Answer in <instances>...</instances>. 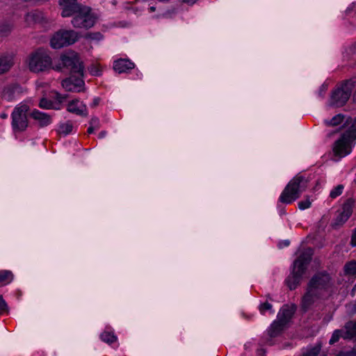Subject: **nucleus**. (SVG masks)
I'll use <instances>...</instances> for the list:
<instances>
[{
  "mask_svg": "<svg viewBox=\"0 0 356 356\" xmlns=\"http://www.w3.org/2000/svg\"><path fill=\"white\" fill-rule=\"evenodd\" d=\"M8 312V307L4 299L0 296V314H6Z\"/></svg>",
  "mask_w": 356,
  "mask_h": 356,
  "instance_id": "nucleus-36",
  "label": "nucleus"
},
{
  "mask_svg": "<svg viewBox=\"0 0 356 356\" xmlns=\"http://www.w3.org/2000/svg\"><path fill=\"white\" fill-rule=\"evenodd\" d=\"M135 65L134 63L128 59H119L114 62L113 69L118 73H124L128 70L134 68Z\"/></svg>",
  "mask_w": 356,
  "mask_h": 356,
  "instance_id": "nucleus-17",
  "label": "nucleus"
},
{
  "mask_svg": "<svg viewBox=\"0 0 356 356\" xmlns=\"http://www.w3.org/2000/svg\"><path fill=\"white\" fill-rule=\"evenodd\" d=\"M330 280L329 275L326 273H318L312 278L302 300L304 311L309 309L319 298L321 292L327 286Z\"/></svg>",
  "mask_w": 356,
  "mask_h": 356,
  "instance_id": "nucleus-1",
  "label": "nucleus"
},
{
  "mask_svg": "<svg viewBox=\"0 0 356 356\" xmlns=\"http://www.w3.org/2000/svg\"><path fill=\"white\" fill-rule=\"evenodd\" d=\"M345 116L341 114H338L334 116L330 120H325V123L327 126H338L344 120Z\"/></svg>",
  "mask_w": 356,
  "mask_h": 356,
  "instance_id": "nucleus-25",
  "label": "nucleus"
},
{
  "mask_svg": "<svg viewBox=\"0 0 356 356\" xmlns=\"http://www.w3.org/2000/svg\"><path fill=\"white\" fill-rule=\"evenodd\" d=\"M312 250L307 249L294 261L291 273L286 280V283L291 290L295 289L300 284L312 260Z\"/></svg>",
  "mask_w": 356,
  "mask_h": 356,
  "instance_id": "nucleus-2",
  "label": "nucleus"
},
{
  "mask_svg": "<svg viewBox=\"0 0 356 356\" xmlns=\"http://www.w3.org/2000/svg\"><path fill=\"white\" fill-rule=\"evenodd\" d=\"M13 65V60L11 56L0 58V74L8 71Z\"/></svg>",
  "mask_w": 356,
  "mask_h": 356,
  "instance_id": "nucleus-22",
  "label": "nucleus"
},
{
  "mask_svg": "<svg viewBox=\"0 0 356 356\" xmlns=\"http://www.w3.org/2000/svg\"><path fill=\"white\" fill-rule=\"evenodd\" d=\"M95 129H97L95 127H94L92 126H90L88 129V133L92 134Z\"/></svg>",
  "mask_w": 356,
  "mask_h": 356,
  "instance_id": "nucleus-43",
  "label": "nucleus"
},
{
  "mask_svg": "<svg viewBox=\"0 0 356 356\" xmlns=\"http://www.w3.org/2000/svg\"><path fill=\"white\" fill-rule=\"evenodd\" d=\"M106 134V131H102L99 134V138H103L104 137H105Z\"/></svg>",
  "mask_w": 356,
  "mask_h": 356,
  "instance_id": "nucleus-45",
  "label": "nucleus"
},
{
  "mask_svg": "<svg viewBox=\"0 0 356 356\" xmlns=\"http://www.w3.org/2000/svg\"><path fill=\"white\" fill-rule=\"evenodd\" d=\"M356 312V305H355L354 312Z\"/></svg>",
  "mask_w": 356,
  "mask_h": 356,
  "instance_id": "nucleus-55",
  "label": "nucleus"
},
{
  "mask_svg": "<svg viewBox=\"0 0 356 356\" xmlns=\"http://www.w3.org/2000/svg\"><path fill=\"white\" fill-rule=\"evenodd\" d=\"M1 117H2L3 118H6V115H1Z\"/></svg>",
  "mask_w": 356,
  "mask_h": 356,
  "instance_id": "nucleus-54",
  "label": "nucleus"
},
{
  "mask_svg": "<svg viewBox=\"0 0 356 356\" xmlns=\"http://www.w3.org/2000/svg\"><path fill=\"white\" fill-rule=\"evenodd\" d=\"M31 116L41 127H47L51 123V116L46 113L34 110L31 112Z\"/></svg>",
  "mask_w": 356,
  "mask_h": 356,
  "instance_id": "nucleus-16",
  "label": "nucleus"
},
{
  "mask_svg": "<svg viewBox=\"0 0 356 356\" xmlns=\"http://www.w3.org/2000/svg\"><path fill=\"white\" fill-rule=\"evenodd\" d=\"M350 54L351 59L356 61V44H352L348 48V52Z\"/></svg>",
  "mask_w": 356,
  "mask_h": 356,
  "instance_id": "nucleus-37",
  "label": "nucleus"
},
{
  "mask_svg": "<svg viewBox=\"0 0 356 356\" xmlns=\"http://www.w3.org/2000/svg\"><path fill=\"white\" fill-rule=\"evenodd\" d=\"M82 76H71L62 81V86L67 91L79 92L83 90L85 83L81 79Z\"/></svg>",
  "mask_w": 356,
  "mask_h": 356,
  "instance_id": "nucleus-13",
  "label": "nucleus"
},
{
  "mask_svg": "<svg viewBox=\"0 0 356 356\" xmlns=\"http://www.w3.org/2000/svg\"><path fill=\"white\" fill-rule=\"evenodd\" d=\"M79 38L77 32L72 30H60L55 33L50 40L53 49H60L75 43Z\"/></svg>",
  "mask_w": 356,
  "mask_h": 356,
  "instance_id": "nucleus-8",
  "label": "nucleus"
},
{
  "mask_svg": "<svg viewBox=\"0 0 356 356\" xmlns=\"http://www.w3.org/2000/svg\"><path fill=\"white\" fill-rule=\"evenodd\" d=\"M327 90V85L326 84H323L321 86V88H320V89L318 90V95H319V97H323Z\"/></svg>",
  "mask_w": 356,
  "mask_h": 356,
  "instance_id": "nucleus-38",
  "label": "nucleus"
},
{
  "mask_svg": "<svg viewBox=\"0 0 356 356\" xmlns=\"http://www.w3.org/2000/svg\"><path fill=\"white\" fill-rule=\"evenodd\" d=\"M84 38L90 41L99 42L103 39V35L99 32L88 33L84 35Z\"/></svg>",
  "mask_w": 356,
  "mask_h": 356,
  "instance_id": "nucleus-28",
  "label": "nucleus"
},
{
  "mask_svg": "<svg viewBox=\"0 0 356 356\" xmlns=\"http://www.w3.org/2000/svg\"><path fill=\"white\" fill-rule=\"evenodd\" d=\"M355 201L353 199H348L342 206L341 210L339 211L334 225V226H340L343 225L350 218L353 213Z\"/></svg>",
  "mask_w": 356,
  "mask_h": 356,
  "instance_id": "nucleus-12",
  "label": "nucleus"
},
{
  "mask_svg": "<svg viewBox=\"0 0 356 356\" xmlns=\"http://www.w3.org/2000/svg\"><path fill=\"white\" fill-rule=\"evenodd\" d=\"M27 64L31 72L39 73L53 69L52 60L48 51L39 48L28 57Z\"/></svg>",
  "mask_w": 356,
  "mask_h": 356,
  "instance_id": "nucleus-4",
  "label": "nucleus"
},
{
  "mask_svg": "<svg viewBox=\"0 0 356 356\" xmlns=\"http://www.w3.org/2000/svg\"><path fill=\"white\" fill-rule=\"evenodd\" d=\"M90 72H91V73H92V74L96 75V76H97V75H99V74L98 72H94V71H92V70H91V71H90Z\"/></svg>",
  "mask_w": 356,
  "mask_h": 356,
  "instance_id": "nucleus-52",
  "label": "nucleus"
},
{
  "mask_svg": "<svg viewBox=\"0 0 356 356\" xmlns=\"http://www.w3.org/2000/svg\"><path fill=\"white\" fill-rule=\"evenodd\" d=\"M344 272L346 275H356V261H351L344 266Z\"/></svg>",
  "mask_w": 356,
  "mask_h": 356,
  "instance_id": "nucleus-26",
  "label": "nucleus"
},
{
  "mask_svg": "<svg viewBox=\"0 0 356 356\" xmlns=\"http://www.w3.org/2000/svg\"><path fill=\"white\" fill-rule=\"evenodd\" d=\"M11 89L10 88H6L3 91V97L6 99L8 101L12 100V97L10 96Z\"/></svg>",
  "mask_w": 356,
  "mask_h": 356,
  "instance_id": "nucleus-39",
  "label": "nucleus"
},
{
  "mask_svg": "<svg viewBox=\"0 0 356 356\" xmlns=\"http://www.w3.org/2000/svg\"><path fill=\"white\" fill-rule=\"evenodd\" d=\"M258 354L260 355H263L264 354V351L262 349L258 350Z\"/></svg>",
  "mask_w": 356,
  "mask_h": 356,
  "instance_id": "nucleus-49",
  "label": "nucleus"
},
{
  "mask_svg": "<svg viewBox=\"0 0 356 356\" xmlns=\"http://www.w3.org/2000/svg\"><path fill=\"white\" fill-rule=\"evenodd\" d=\"M354 353L353 352H349L346 353L340 354L338 356H353Z\"/></svg>",
  "mask_w": 356,
  "mask_h": 356,
  "instance_id": "nucleus-44",
  "label": "nucleus"
},
{
  "mask_svg": "<svg viewBox=\"0 0 356 356\" xmlns=\"http://www.w3.org/2000/svg\"><path fill=\"white\" fill-rule=\"evenodd\" d=\"M11 30V26H6V32H9Z\"/></svg>",
  "mask_w": 356,
  "mask_h": 356,
  "instance_id": "nucleus-51",
  "label": "nucleus"
},
{
  "mask_svg": "<svg viewBox=\"0 0 356 356\" xmlns=\"http://www.w3.org/2000/svg\"><path fill=\"white\" fill-rule=\"evenodd\" d=\"M354 87V81L348 80L344 82L340 87L337 88L332 92L330 105L334 106H341L345 104L349 99Z\"/></svg>",
  "mask_w": 356,
  "mask_h": 356,
  "instance_id": "nucleus-9",
  "label": "nucleus"
},
{
  "mask_svg": "<svg viewBox=\"0 0 356 356\" xmlns=\"http://www.w3.org/2000/svg\"><path fill=\"white\" fill-rule=\"evenodd\" d=\"M298 208L300 210H305L309 209L312 205V201L309 197L305 198L303 200H301L298 204Z\"/></svg>",
  "mask_w": 356,
  "mask_h": 356,
  "instance_id": "nucleus-33",
  "label": "nucleus"
},
{
  "mask_svg": "<svg viewBox=\"0 0 356 356\" xmlns=\"http://www.w3.org/2000/svg\"><path fill=\"white\" fill-rule=\"evenodd\" d=\"M64 67L69 70L72 74L83 76V63L76 52L69 51L60 55V63L56 64L53 69L56 71H61Z\"/></svg>",
  "mask_w": 356,
  "mask_h": 356,
  "instance_id": "nucleus-5",
  "label": "nucleus"
},
{
  "mask_svg": "<svg viewBox=\"0 0 356 356\" xmlns=\"http://www.w3.org/2000/svg\"><path fill=\"white\" fill-rule=\"evenodd\" d=\"M307 183V179L303 176H295L282 192L279 201L286 204L292 203L306 190Z\"/></svg>",
  "mask_w": 356,
  "mask_h": 356,
  "instance_id": "nucleus-3",
  "label": "nucleus"
},
{
  "mask_svg": "<svg viewBox=\"0 0 356 356\" xmlns=\"http://www.w3.org/2000/svg\"><path fill=\"white\" fill-rule=\"evenodd\" d=\"M353 101H354L355 102H356V90H355V93H354V95H353Z\"/></svg>",
  "mask_w": 356,
  "mask_h": 356,
  "instance_id": "nucleus-53",
  "label": "nucleus"
},
{
  "mask_svg": "<svg viewBox=\"0 0 356 356\" xmlns=\"http://www.w3.org/2000/svg\"><path fill=\"white\" fill-rule=\"evenodd\" d=\"M53 103L45 98H42L39 104V106L42 108L49 109L52 108Z\"/></svg>",
  "mask_w": 356,
  "mask_h": 356,
  "instance_id": "nucleus-35",
  "label": "nucleus"
},
{
  "mask_svg": "<svg viewBox=\"0 0 356 356\" xmlns=\"http://www.w3.org/2000/svg\"><path fill=\"white\" fill-rule=\"evenodd\" d=\"M272 305L266 302L259 305V311L262 314H264L266 311H269L271 314L274 313L272 310Z\"/></svg>",
  "mask_w": 356,
  "mask_h": 356,
  "instance_id": "nucleus-34",
  "label": "nucleus"
},
{
  "mask_svg": "<svg viewBox=\"0 0 356 356\" xmlns=\"http://www.w3.org/2000/svg\"><path fill=\"white\" fill-rule=\"evenodd\" d=\"M183 1L184 2H186L188 3H191V4L194 3L196 1V0H183Z\"/></svg>",
  "mask_w": 356,
  "mask_h": 356,
  "instance_id": "nucleus-46",
  "label": "nucleus"
},
{
  "mask_svg": "<svg viewBox=\"0 0 356 356\" xmlns=\"http://www.w3.org/2000/svg\"><path fill=\"white\" fill-rule=\"evenodd\" d=\"M343 334H344V330H336L333 332V334L330 339V343L334 344V343L337 342L340 337L343 338Z\"/></svg>",
  "mask_w": 356,
  "mask_h": 356,
  "instance_id": "nucleus-30",
  "label": "nucleus"
},
{
  "mask_svg": "<svg viewBox=\"0 0 356 356\" xmlns=\"http://www.w3.org/2000/svg\"><path fill=\"white\" fill-rule=\"evenodd\" d=\"M13 274L10 270H0V285H6L13 280Z\"/></svg>",
  "mask_w": 356,
  "mask_h": 356,
  "instance_id": "nucleus-23",
  "label": "nucleus"
},
{
  "mask_svg": "<svg viewBox=\"0 0 356 356\" xmlns=\"http://www.w3.org/2000/svg\"><path fill=\"white\" fill-rule=\"evenodd\" d=\"M346 16L356 19V1L350 3L345 11Z\"/></svg>",
  "mask_w": 356,
  "mask_h": 356,
  "instance_id": "nucleus-29",
  "label": "nucleus"
},
{
  "mask_svg": "<svg viewBox=\"0 0 356 356\" xmlns=\"http://www.w3.org/2000/svg\"><path fill=\"white\" fill-rule=\"evenodd\" d=\"M343 190V185H338L334 188L332 189L330 193V197L332 199L336 198L337 197L339 196Z\"/></svg>",
  "mask_w": 356,
  "mask_h": 356,
  "instance_id": "nucleus-32",
  "label": "nucleus"
},
{
  "mask_svg": "<svg viewBox=\"0 0 356 356\" xmlns=\"http://www.w3.org/2000/svg\"><path fill=\"white\" fill-rule=\"evenodd\" d=\"M347 131L351 134H354V136L356 137V118L355 119L352 126Z\"/></svg>",
  "mask_w": 356,
  "mask_h": 356,
  "instance_id": "nucleus-41",
  "label": "nucleus"
},
{
  "mask_svg": "<svg viewBox=\"0 0 356 356\" xmlns=\"http://www.w3.org/2000/svg\"><path fill=\"white\" fill-rule=\"evenodd\" d=\"M101 339L109 344L113 343L117 341V337L113 332H104L100 335Z\"/></svg>",
  "mask_w": 356,
  "mask_h": 356,
  "instance_id": "nucleus-24",
  "label": "nucleus"
},
{
  "mask_svg": "<svg viewBox=\"0 0 356 356\" xmlns=\"http://www.w3.org/2000/svg\"><path fill=\"white\" fill-rule=\"evenodd\" d=\"M356 137L354 134L346 131L334 143L332 150L334 155L339 159L348 155L354 145Z\"/></svg>",
  "mask_w": 356,
  "mask_h": 356,
  "instance_id": "nucleus-7",
  "label": "nucleus"
},
{
  "mask_svg": "<svg viewBox=\"0 0 356 356\" xmlns=\"http://www.w3.org/2000/svg\"><path fill=\"white\" fill-rule=\"evenodd\" d=\"M321 350V346H316L314 347H312L308 350H307L302 356H317Z\"/></svg>",
  "mask_w": 356,
  "mask_h": 356,
  "instance_id": "nucleus-31",
  "label": "nucleus"
},
{
  "mask_svg": "<svg viewBox=\"0 0 356 356\" xmlns=\"http://www.w3.org/2000/svg\"><path fill=\"white\" fill-rule=\"evenodd\" d=\"M350 243L353 247H356V229L355 230V232H353V234L352 235V238H351Z\"/></svg>",
  "mask_w": 356,
  "mask_h": 356,
  "instance_id": "nucleus-42",
  "label": "nucleus"
},
{
  "mask_svg": "<svg viewBox=\"0 0 356 356\" xmlns=\"http://www.w3.org/2000/svg\"><path fill=\"white\" fill-rule=\"evenodd\" d=\"M67 110L70 113L79 115H87L86 106L79 99H74L69 102L67 104Z\"/></svg>",
  "mask_w": 356,
  "mask_h": 356,
  "instance_id": "nucleus-15",
  "label": "nucleus"
},
{
  "mask_svg": "<svg viewBox=\"0 0 356 356\" xmlns=\"http://www.w3.org/2000/svg\"><path fill=\"white\" fill-rule=\"evenodd\" d=\"M283 243L284 246H288L289 245V241L288 240L284 241Z\"/></svg>",
  "mask_w": 356,
  "mask_h": 356,
  "instance_id": "nucleus-50",
  "label": "nucleus"
},
{
  "mask_svg": "<svg viewBox=\"0 0 356 356\" xmlns=\"http://www.w3.org/2000/svg\"><path fill=\"white\" fill-rule=\"evenodd\" d=\"M95 21L96 18L91 13L90 8L81 6L72 19V24L75 28L89 29L94 26Z\"/></svg>",
  "mask_w": 356,
  "mask_h": 356,
  "instance_id": "nucleus-10",
  "label": "nucleus"
},
{
  "mask_svg": "<svg viewBox=\"0 0 356 356\" xmlns=\"http://www.w3.org/2000/svg\"><path fill=\"white\" fill-rule=\"evenodd\" d=\"M99 122L98 118H93L91 119L90 122V126H92V127H95L96 129H98L99 127Z\"/></svg>",
  "mask_w": 356,
  "mask_h": 356,
  "instance_id": "nucleus-40",
  "label": "nucleus"
},
{
  "mask_svg": "<svg viewBox=\"0 0 356 356\" xmlns=\"http://www.w3.org/2000/svg\"><path fill=\"white\" fill-rule=\"evenodd\" d=\"M149 11H150L151 13H152V12H154V11H155L156 8H155L154 6H151V7H149Z\"/></svg>",
  "mask_w": 356,
  "mask_h": 356,
  "instance_id": "nucleus-48",
  "label": "nucleus"
},
{
  "mask_svg": "<svg viewBox=\"0 0 356 356\" xmlns=\"http://www.w3.org/2000/svg\"><path fill=\"white\" fill-rule=\"evenodd\" d=\"M29 106L22 102L17 105L11 115L12 127L15 132L24 131L28 127L27 112Z\"/></svg>",
  "mask_w": 356,
  "mask_h": 356,
  "instance_id": "nucleus-6",
  "label": "nucleus"
},
{
  "mask_svg": "<svg viewBox=\"0 0 356 356\" xmlns=\"http://www.w3.org/2000/svg\"><path fill=\"white\" fill-rule=\"evenodd\" d=\"M73 126L72 123L67 122L65 123H63L59 126V133L60 134H63L65 136L70 134L72 131Z\"/></svg>",
  "mask_w": 356,
  "mask_h": 356,
  "instance_id": "nucleus-27",
  "label": "nucleus"
},
{
  "mask_svg": "<svg viewBox=\"0 0 356 356\" xmlns=\"http://www.w3.org/2000/svg\"><path fill=\"white\" fill-rule=\"evenodd\" d=\"M43 19V15L40 11H32L25 16V22L29 26L40 22Z\"/></svg>",
  "mask_w": 356,
  "mask_h": 356,
  "instance_id": "nucleus-20",
  "label": "nucleus"
},
{
  "mask_svg": "<svg viewBox=\"0 0 356 356\" xmlns=\"http://www.w3.org/2000/svg\"><path fill=\"white\" fill-rule=\"evenodd\" d=\"M295 310L296 307L294 305H284L279 312L277 318L281 322L284 323V324H286V323L290 320V318L293 315Z\"/></svg>",
  "mask_w": 356,
  "mask_h": 356,
  "instance_id": "nucleus-18",
  "label": "nucleus"
},
{
  "mask_svg": "<svg viewBox=\"0 0 356 356\" xmlns=\"http://www.w3.org/2000/svg\"><path fill=\"white\" fill-rule=\"evenodd\" d=\"M343 338L345 339H356V323L350 321L344 326V334Z\"/></svg>",
  "mask_w": 356,
  "mask_h": 356,
  "instance_id": "nucleus-19",
  "label": "nucleus"
},
{
  "mask_svg": "<svg viewBox=\"0 0 356 356\" xmlns=\"http://www.w3.org/2000/svg\"><path fill=\"white\" fill-rule=\"evenodd\" d=\"M99 102V99L98 98L95 99L94 101H93V105L94 106L98 105Z\"/></svg>",
  "mask_w": 356,
  "mask_h": 356,
  "instance_id": "nucleus-47",
  "label": "nucleus"
},
{
  "mask_svg": "<svg viewBox=\"0 0 356 356\" xmlns=\"http://www.w3.org/2000/svg\"><path fill=\"white\" fill-rule=\"evenodd\" d=\"M355 201L353 199H348L342 206L341 210L339 211L334 225V226H340L343 225L350 218L353 213Z\"/></svg>",
  "mask_w": 356,
  "mask_h": 356,
  "instance_id": "nucleus-11",
  "label": "nucleus"
},
{
  "mask_svg": "<svg viewBox=\"0 0 356 356\" xmlns=\"http://www.w3.org/2000/svg\"><path fill=\"white\" fill-rule=\"evenodd\" d=\"M286 324L281 322L277 318L276 321H275L270 327L268 330V334L270 337H276L283 329L284 326Z\"/></svg>",
  "mask_w": 356,
  "mask_h": 356,
  "instance_id": "nucleus-21",
  "label": "nucleus"
},
{
  "mask_svg": "<svg viewBox=\"0 0 356 356\" xmlns=\"http://www.w3.org/2000/svg\"><path fill=\"white\" fill-rule=\"evenodd\" d=\"M59 4L62 8L61 15L63 17H68L74 15L81 7L77 0H59Z\"/></svg>",
  "mask_w": 356,
  "mask_h": 356,
  "instance_id": "nucleus-14",
  "label": "nucleus"
}]
</instances>
